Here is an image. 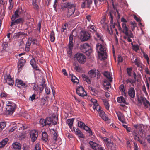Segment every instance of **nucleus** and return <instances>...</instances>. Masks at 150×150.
I'll use <instances>...</instances> for the list:
<instances>
[{
  "mask_svg": "<svg viewBox=\"0 0 150 150\" xmlns=\"http://www.w3.org/2000/svg\"><path fill=\"white\" fill-rule=\"evenodd\" d=\"M96 50L98 55L102 57V60H105L107 58L106 48L105 47L98 43L96 45Z\"/></svg>",
  "mask_w": 150,
  "mask_h": 150,
  "instance_id": "f257e3e1",
  "label": "nucleus"
},
{
  "mask_svg": "<svg viewBox=\"0 0 150 150\" xmlns=\"http://www.w3.org/2000/svg\"><path fill=\"white\" fill-rule=\"evenodd\" d=\"M16 105L15 103L11 101H7L6 107L7 112L8 114H12L15 111Z\"/></svg>",
  "mask_w": 150,
  "mask_h": 150,
  "instance_id": "f03ea898",
  "label": "nucleus"
},
{
  "mask_svg": "<svg viewBox=\"0 0 150 150\" xmlns=\"http://www.w3.org/2000/svg\"><path fill=\"white\" fill-rule=\"evenodd\" d=\"M75 59L78 61L79 63L83 64L86 61V56L83 54L78 53L74 56Z\"/></svg>",
  "mask_w": 150,
  "mask_h": 150,
  "instance_id": "7ed1b4c3",
  "label": "nucleus"
},
{
  "mask_svg": "<svg viewBox=\"0 0 150 150\" xmlns=\"http://www.w3.org/2000/svg\"><path fill=\"white\" fill-rule=\"evenodd\" d=\"M81 48L82 52L84 53H86L87 54L88 53V55L91 52L92 50H91V47L89 44L87 43H85L81 45Z\"/></svg>",
  "mask_w": 150,
  "mask_h": 150,
  "instance_id": "20e7f679",
  "label": "nucleus"
},
{
  "mask_svg": "<svg viewBox=\"0 0 150 150\" xmlns=\"http://www.w3.org/2000/svg\"><path fill=\"white\" fill-rule=\"evenodd\" d=\"M46 125H56L58 121V118L56 116L53 117V119L51 117H47L45 119Z\"/></svg>",
  "mask_w": 150,
  "mask_h": 150,
  "instance_id": "39448f33",
  "label": "nucleus"
},
{
  "mask_svg": "<svg viewBox=\"0 0 150 150\" xmlns=\"http://www.w3.org/2000/svg\"><path fill=\"white\" fill-rule=\"evenodd\" d=\"M4 77V80L3 81L4 83H7L10 86L13 85L14 83V81L9 74H5Z\"/></svg>",
  "mask_w": 150,
  "mask_h": 150,
  "instance_id": "423d86ee",
  "label": "nucleus"
},
{
  "mask_svg": "<svg viewBox=\"0 0 150 150\" xmlns=\"http://www.w3.org/2000/svg\"><path fill=\"white\" fill-rule=\"evenodd\" d=\"M115 13H113V12H110L108 14V16L109 17V18L110 20L111 30V31L112 33L113 32V30H112V28H115V26L116 25H117V24L116 23H113V14H114V15H115Z\"/></svg>",
  "mask_w": 150,
  "mask_h": 150,
  "instance_id": "0eeeda50",
  "label": "nucleus"
},
{
  "mask_svg": "<svg viewBox=\"0 0 150 150\" xmlns=\"http://www.w3.org/2000/svg\"><path fill=\"white\" fill-rule=\"evenodd\" d=\"M103 140L105 142L107 147L108 149H114L113 148V146L114 148H115L114 145H113L112 141L110 139L104 137L103 138Z\"/></svg>",
  "mask_w": 150,
  "mask_h": 150,
  "instance_id": "6e6552de",
  "label": "nucleus"
},
{
  "mask_svg": "<svg viewBox=\"0 0 150 150\" xmlns=\"http://www.w3.org/2000/svg\"><path fill=\"white\" fill-rule=\"evenodd\" d=\"M81 35L82 40L83 41H87L91 37L90 33L86 31H81Z\"/></svg>",
  "mask_w": 150,
  "mask_h": 150,
  "instance_id": "1a4fd4ad",
  "label": "nucleus"
},
{
  "mask_svg": "<svg viewBox=\"0 0 150 150\" xmlns=\"http://www.w3.org/2000/svg\"><path fill=\"white\" fill-rule=\"evenodd\" d=\"M102 108L100 106L99 107L96 109L99 112V115L103 119L105 120H107L108 119V117L105 115V113L104 111L101 110Z\"/></svg>",
  "mask_w": 150,
  "mask_h": 150,
  "instance_id": "9d476101",
  "label": "nucleus"
},
{
  "mask_svg": "<svg viewBox=\"0 0 150 150\" xmlns=\"http://www.w3.org/2000/svg\"><path fill=\"white\" fill-rule=\"evenodd\" d=\"M30 134L31 140L33 142H34L37 139L38 135V132L35 130L30 131Z\"/></svg>",
  "mask_w": 150,
  "mask_h": 150,
  "instance_id": "9b49d317",
  "label": "nucleus"
},
{
  "mask_svg": "<svg viewBox=\"0 0 150 150\" xmlns=\"http://www.w3.org/2000/svg\"><path fill=\"white\" fill-rule=\"evenodd\" d=\"M76 93L79 96L84 97L86 95V93L85 91L84 88L80 86L78 87L76 90Z\"/></svg>",
  "mask_w": 150,
  "mask_h": 150,
  "instance_id": "f8f14e48",
  "label": "nucleus"
},
{
  "mask_svg": "<svg viewBox=\"0 0 150 150\" xmlns=\"http://www.w3.org/2000/svg\"><path fill=\"white\" fill-rule=\"evenodd\" d=\"M15 85L18 87L22 88L26 87V85L22 80L16 79V80Z\"/></svg>",
  "mask_w": 150,
  "mask_h": 150,
  "instance_id": "ddd939ff",
  "label": "nucleus"
},
{
  "mask_svg": "<svg viewBox=\"0 0 150 150\" xmlns=\"http://www.w3.org/2000/svg\"><path fill=\"white\" fill-rule=\"evenodd\" d=\"M11 20V21L10 25L11 27L16 24H23L24 22V20L23 18H19L17 19H14V20Z\"/></svg>",
  "mask_w": 150,
  "mask_h": 150,
  "instance_id": "4468645a",
  "label": "nucleus"
},
{
  "mask_svg": "<svg viewBox=\"0 0 150 150\" xmlns=\"http://www.w3.org/2000/svg\"><path fill=\"white\" fill-rule=\"evenodd\" d=\"M25 60L23 58V57H21L19 60L18 64V72L20 71L22 69V67L25 64Z\"/></svg>",
  "mask_w": 150,
  "mask_h": 150,
  "instance_id": "2eb2a0df",
  "label": "nucleus"
},
{
  "mask_svg": "<svg viewBox=\"0 0 150 150\" xmlns=\"http://www.w3.org/2000/svg\"><path fill=\"white\" fill-rule=\"evenodd\" d=\"M22 11L21 8L17 9L15 11L14 14L12 16L11 20H14V19H16L19 17V15L21 14Z\"/></svg>",
  "mask_w": 150,
  "mask_h": 150,
  "instance_id": "dca6fc26",
  "label": "nucleus"
},
{
  "mask_svg": "<svg viewBox=\"0 0 150 150\" xmlns=\"http://www.w3.org/2000/svg\"><path fill=\"white\" fill-rule=\"evenodd\" d=\"M140 100L141 102L142 103L144 106L146 108H148L149 105V110H150V103L149 102L146 100V98L142 96H141L140 97Z\"/></svg>",
  "mask_w": 150,
  "mask_h": 150,
  "instance_id": "f3484780",
  "label": "nucleus"
},
{
  "mask_svg": "<svg viewBox=\"0 0 150 150\" xmlns=\"http://www.w3.org/2000/svg\"><path fill=\"white\" fill-rule=\"evenodd\" d=\"M122 32L125 35H128V34L130 33V30L129 31V28L127 26L125 23H123L122 24Z\"/></svg>",
  "mask_w": 150,
  "mask_h": 150,
  "instance_id": "a211bd4d",
  "label": "nucleus"
},
{
  "mask_svg": "<svg viewBox=\"0 0 150 150\" xmlns=\"http://www.w3.org/2000/svg\"><path fill=\"white\" fill-rule=\"evenodd\" d=\"M128 93L129 95L132 98H134L135 97V91L132 87H129L128 89Z\"/></svg>",
  "mask_w": 150,
  "mask_h": 150,
  "instance_id": "6ab92c4d",
  "label": "nucleus"
},
{
  "mask_svg": "<svg viewBox=\"0 0 150 150\" xmlns=\"http://www.w3.org/2000/svg\"><path fill=\"white\" fill-rule=\"evenodd\" d=\"M30 63L33 69L39 71L38 67L37 66L36 62L34 58H32L30 62Z\"/></svg>",
  "mask_w": 150,
  "mask_h": 150,
  "instance_id": "aec40b11",
  "label": "nucleus"
},
{
  "mask_svg": "<svg viewBox=\"0 0 150 150\" xmlns=\"http://www.w3.org/2000/svg\"><path fill=\"white\" fill-rule=\"evenodd\" d=\"M97 71H98L96 70V69L91 70L88 72V75L91 78L95 77L96 75H98V74H99Z\"/></svg>",
  "mask_w": 150,
  "mask_h": 150,
  "instance_id": "412c9836",
  "label": "nucleus"
},
{
  "mask_svg": "<svg viewBox=\"0 0 150 150\" xmlns=\"http://www.w3.org/2000/svg\"><path fill=\"white\" fill-rule=\"evenodd\" d=\"M75 11V8L73 6L69 9L68 12L67 13V17L69 18L72 15H74V13Z\"/></svg>",
  "mask_w": 150,
  "mask_h": 150,
  "instance_id": "4be33fe9",
  "label": "nucleus"
},
{
  "mask_svg": "<svg viewBox=\"0 0 150 150\" xmlns=\"http://www.w3.org/2000/svg\"><path fill=\"white\" fill-rule=\"evenodd\" d=\"M103 75L108 80H109L110 82L112 81V75L111 73L107 71H105L104 72Z\"/></svg>",
  "mask_w": 150,
  "mask_h": 150,
  "instance_id": "5701e85b",
  "label": "nucleus"
},
{
  "mask_svg": "<svg viewBox=\"0 0 150 150\" xmlns=\"http://www.w3.org/2000/svg\"><path fill=\"white\" fill-rule=\"evenodd\" d=\"M117 101L119 103H123L127 105L128 103L126 102L125 99L122 96L118 97L117 98Z\"/></svg>",
  "mask_w": 150,
  "mask_h": 150,
  "instance_id": "b1692460",
  "label": "nucleus"
},
{
  "mask_svg": "<svg viewBox=\"0 0 150 150\" xmlns=\"http://www.w3.org/2000/svg\"><path fill=\"white\" fill-rule=\"evenodd\" d=\"M32 5L33 8L36 11H38L39 10V7L38 5V2L37 0H32Z\"/></svg>",
  "mask_w": 150,
  "mask_h": 150,
  "instance_id": "393cba45",
  "label": "nucleus"
},
{
  "mask_svg": "<svg viewBox=\"0 0 150 150\" xmlns=\"http://www.w3.org/2000/svg\"><path fill=\"white\" fill-rule=\"evenodd\" d=\"M12 146L13 148L15 149L20 150L21 149L20 144L17 142L13 143Z\"/></svg>",
  "mask_w": 150,
  "mask_h": 150,
  "instance_id": "a878e982",
  "label": "nucleus"
},
{
  "mask_svg": "<svg viewBox=\"0 0 150 150\" xmlns=\"http://www.w3.org/2000/svg\"><path fill=\"white\" fill-rule=\"evenodd\" d=\"M91 101L93 103V108L94 110L97 109V108L100 106L97 103V101L96 99H92L91 100Z\"/></svg>",
  "mask_w": 150,
  "mask_h": 150,
  "instance_id": "bb28decb",
  "label": "nucleus"
},
{
  "mask_svg": "<svg viewBox=\"0 0 150 150\" xmlns=\"http://www.w3.org/2000/svg\"><path fill=\"white\" fill-rule=\"evenodd\" d=\"M89 144L91 147L94 150H97L98 144L92 141H90Z\"/></svg>",
  "mask_w": 150,
  "mask_h": 150,
  "instance_id": "cd10ccee",
  "label": "nucleus"
},
{
  "mask_svg": "<svg viewBox=\"0 0 150 150\" xmlns=\"http://www.w3.org/2000/svg\"><path fill=\"white\" fill-rule=\"evenodd\" d=\"M75 133L76 135L78 136L79 137L81 138H84V136L82 133L78 128L76 129Z\"/></svg>",
  "mask_w": 150,
  "mask_h": 150,
  "instance_id": "c85d7f7f",
  "label": "nucleus"
},
{
  "mask_svg": "<svg viewBox=\"0 0 150 150\" xmlns=\"http://www.w3.org/2000/svg\"><path fill=\"white\" fill-rule=\"evenodd\" d=\"M8 141L7 138H5L0 142V148L3 147L7 144Z\"/></svg>",
  "mask_w": 150,
  "mask_h": 150,
  "instance_id": "c756f323",
  "label": "nucleus"
},
{
  "mask_svg": "<svg viewBox=\"0 0 150 150\" xmlns=\"http://www.w3.org/2000/svg\"><path fill=\"white\" fill-rule=\"evenodd\" d=\"M116 113L119 120L122 122L123 123L124 121L123 120L124 118L123 115L120 112H117Z\"/></svg>",
  "mask_w": 150,
  "mask_h": 150,
  "instance_id": "7c9ffc66",
  "label": "nucleus"
},
{
  "mask_svg": "<svg viewBox=\"0 0 150 150\" xmlns=\"http://www.w3.org/2000/svg\"><path fill=\"white\" fill-rule=\"evenodd\" d=\"M74 120V119L73 118L68 119L67 120V123L70 129H71L73 125Z\"/></svg>",
  "mask_w": 150,
  "mask_h": 150,
  "instance_id": "2f4dec72",
  "label": "nucleus"
},
{
  "mask_svg": "<svg viewBox=\"0 0 150 150\" xmlns=\"http://www.w3.org/2000/svg\"><path fill=\"white\" fill-rule=\"evenodd\" d=\"M0 96L1 98L6 99L9 98L10 97L9 95L7 94L4 91L1 93Z\"/></svg>",
  "mask_w": 150,
  "mask_h": 150,
  "instance_id": "473e14b6",
  "label": "nucleus"
},
{
  "mask_svg": "<svg viewBox=\"0 0 150 150\" xmlns=\"http://www.w3.org/2000/svg\"><path fill=\"white\" fill-rule=\"evenodd\" d=\"M42 140L45 142H46L48 140V135L47 133L45 132H42Z\"/></svg>",
  "mask_w": 150,
  "mask_h": 150,
  "instance_id": "72a5a7b5",
  "label": "nucleus"
},
{
  "mask_svg": "<svg viewBox=\"0 0 150 150\" xmlns=\"http://www.w3.org/2000/svg\"><path fill=\"white\" fill-rule=\"evenodd\" d=\"M50 40L52 42H54L55 39V34L54 31L52 30L50 35Z\"/></svg>",
  "mask_w": 150,
  "mask_h": 150,
  "instance_id": "f704fd0d",
  "label": "nucleus"
},
{
  "mask_svg": "<svg viewBox=\"0 0 150 150\" xmlns=\"http://www.w3.org/2000/svg\"><path fill=\"white\" fill-rule=\"evenodd\" d=\"M68 46V49L67 50V54L68 56L71 57L72 55V50L73 46Z\"/></svg>",
  "mask_w": 150,
  "mask_h": 150,
  "instance_id": "c9c22d12",
  "label": "nucleus"
},
{
  "mask_svg": "<svg viewBox=\"0 0 150 150\" xmlns=\"http://www.w3.org/2000/svg\"><path fill=\"white\" fill-rule=\"evenodd\" d=\"M82 78L84 81H86L89 84H90L91 83L90 79L85 74H82Z\"/></svg>",
  "mask_w": 150,
  "mask_h": 150,
  "instance_id": "e433bc0d",
  "label": "nucleus"
},
{
  "mask_svg": "<svg viewBox=\"0 0 150 150\" xmlns=\"http://www.w3.org/2000/svg\"><path fill=\"white\" fill-rule=\"evenodd\" d=\"M103 102L106 109L109 110L110 105L108 101L106 99H103Z\"/></svg>",
  "mask_w": 150,
  "mask_h": 150,
  "instance_id": "4c0bfd02",
  "label": "nucleus"
},
{
  "mask_svg": "<svg viewBox=\"0 0 150 150\" xmlns=\"http://www.w3.org/2000/svg\"><path fill=\"white\" fill-rule=\"evenodd\" d=\"M119 88L120 91L122 93V94L125 96H126V93L125 90L124 88V85L123 84H121L120 85Z\"/></svg>",
  "mask_w": 150,
  "mask_h": 150,
  "instance_id": "58836bf2",
  "label": "nucleus"
},
{
  "mask_svg": "<svg viewBox=\"0 0 150 150\" xmlns=\"http://www.w3.org/2000/svg\"><path fill=\"white\" fill-rule=\"evenodd\" d=\"M17 127L19 128V130H20L25 129L27 128L25 124H18Z\"/></svg>",
  "mask_w": 150,
  "mask_h": 150,
  "instance_id": "ea45409f",
  "label": "nucleus"
},
{
  "mask_svg": "<svg viewBox=\"0 0 150 150\" xmlns=\"http://www.w3.org/2000/svg\"><path fill=\"white\" fill-rule=\"evenodd\" d=\"M63 6L64 8H69L73 6V5L69 2L65 3L63 4Z\"/></svg>",
  "mask_w": 150,
  "mask_h": 150,
  "instance_id": "a19ab883",
  "label": "nucleus"
},
{
  "mask_svg": "<svg viewBox=\"0 0 150 150\" xmlns=\"http://www.w3.org/2000/svg\"><path fill=\"white\" fill-rule=\"evenodd\" d=\"M129 33L128 34V35H127L128 37L127 40L128 42H132V40L130 39V38H133L134 37L131 31H130Z\"/></svg>",
  "mask_w": 150,
  "mask_h": 150,
  "instance_id": "79ce46f5",
  "label": "nucleus"
},
{
  "mask_svg": "<svg viewBox=\"0 0 150 150\" xmlns=\"http://www.w3.org/2000/svg\"><path fill=\"white\" fill-rule=\"evenodd\" d=\"M6 124L5 122H0V132H1L3 129L6 127Z\"/></svg>",
  "mask_w": 150,
  "mask_h": 150,
  "instance_id": "37998d69",
  "label": "nucleus"
},
{
  "mask_svg": "<svg viewBox=\"0 0 150 150\" xmlns=\"http://www.w3.org/2000/svg\"><path fill=\"white\" fill-rule=\"evenodd\" d=\"M83 129L85 130L86 131H87L90 134V135H92V131L91 129L88 126H86V125H85V126L83 128Z\"/></svg>",
  "mask_w": 150,
  "mask_h": 150,
  "instance_id": "c03bdc74",
  "label": "nucleus"
},
{
  "mask_svg": "<svg viewBox=\"0 0 150 150\" xmlns=\"http://www.w3.org/2000/svg\"><path fill=\"white\" fill-rule=\"evenodd\" d=\"M132 134L135 140H137L139 138L138 134L137 133L136 130H134L133 131Z\"/></svg>",
  "mask_w": 150,
  "mask_h": 150,
  "instance_id": "a18cd8bd",
  "label": "nucleus"
},
{
  "mask_svg": "<svg viewBox=\"0 0 150 150\" xmlns=\"http://www.w3.org/2000/svg\"><path fill=\"white\" fill-rule=\"evenodd\" d=\"M88 28L91 29L92 30H90V31L92 32H96V28L95 26L92 25H90L88 27Z\"/></svg>",
  "mask_w": 150,
  "mask_h": 150,
  "instance_id": "49530a36",
  "label": "nucleus"
},
{
  "mask_svg": "<svg viewBox=\"0 0 150 150\" xmlns=\"http://www.w3.org/2000/svg\"><path fill=\"white\" fill-rule=\"evenodd\" d=\"M78 126L81 128L83 129L84 127L85 126V124L83 122L81 121H79L78 122Z\"/></svg>",
  "mask_w": 150,
  "mask_h": 150,
  "instance_id": "de8ad7c7",
  "label": "nucleus"
},
{
  "mask_svg": "<svg viewBox=\"0 0 150 150\" xmlns=\"http://www.w3.org/2000/svg\"><path fill=\"white\" fill-rule=\"evenodd\" d=\"M21 35H25V33L23 32H18V33H16L15 34L14 36L16 38H18Z\"/></svg>",
  "mask_w": 150,
  "mask_h": 150,
  "instance_id": "09e8293b",
  "label": "nucleus"
},
{
  "mask_svg": "<svg viewBox=\"0 0 150 150\" xmlns=\"http://www.w3.org/2000/svg\"><path fill=\"white\" fill-rule=\"evenodd\" d=\"M73 36L72 35H70L69 37V42L68 45L73 46Z\"/></svg>",
  "mask_w": 150,
  "mask_h": 150,
  "instance_id": "8fccbe9b",
  "label": "nucleus"
},
{
  "mask_svg": "<svg viewBox=\"0 0 150 150\" xmlns=\"http://www.w3.org/2000/svg\"><path fill=\"white\" fill-rule=\"evenodd\" d=\"M39 122L40 125L42 127L46 125L45 119H40Z\"/></svg>",
  "mask_w": 150,
  "mask_h": 150,
  "instance_id": "3c124183",
  "label": "nucleus"
},
{
  "mask_svg": "<svg viewBox=\"0 0 150 150\" xmlns=\"http://www.w3.org/2000/svg\"><path fill=\"white\" fill-rule=\"evenodd\" d=\"M74 66L77 71H79L80 70V68L78 64L76 63H74Z\"/></svg>",
  "mask_w": 150,
  "mask_h": 150,
  "instance_id": "603ef678",
  "label": "nucleus"
},
{
  "mask_svg": "<svg viewBox=\"0 0 150 150\" xmlns=\"http://www.w3.org/2000/svg\"><path fill=\"white\" fill-rule=\"evenodd\" d=\"M85 1L87 7L89 8L90 7V5L92 4V1L91 0H86Z\"/></svg>",
  "mask_w": 150,
  "mask_h": 150,
  "instance_id": "864d4df0",
  "label": "nucleus"
},
{
  "mask_svg": "<svg viewBox=\"0 0 150 150\" xmlns=\"http://www.w3.org/2000/svg\"><path fill=\"white\" fill-rule=\"evenodd\" d=\"M131 24L133 25V27L132 28V30L133 31L135 29V28L136 27V23L135 21H132L131 22Z\"/></svg>",
  "mask_w": 150,
  "mask_h": 150,
  "instance_id": "5fc2aeb1",
  "label": "nucleus"
},
{
  "mask_svg": "<svg viewBox=\"0 0 150 150\" xmlns=\"http://www.w3.org/2000/svg\"><path fill=\"white\" fill-rule=\"evenodd\" d=\"M34 150H42L40 144L37 143L36 144L34 148Z\"/></svg>",
  "mask_w": 150,
  "mask_h": 150,
  "instance_id": "6e6d98bb",
  "label": "nucleus"
},
{
  "mask_svg": "<svg viewBox=\"0 0 150 150\" xmlns=\"http://www.w3.org/2000/svg\"><path fill=\"white\" fill-rule=\"evenodd\" d=\"M143 56L145 59L146 60L147 63L149 64V59L148 55L146 54L144 52H143Z\"/></svg>",
  "mask_w": 150,
  "mask_h": 150,
  "instance_id": "4d7b16f0",
  "label": "nucleus"
},
{
  "mask_svg": "<svg viewBox=\"0 0 150 150\" xmlns=\"http://www.w3.org/2000/svg\"><path fill=\"white\" fill-rule=\"evenodd\" d=\"M132 70V69L131 68H127V73L129 76H131V71Z\"/></svg>",
  "mask_w": 150,
  "mask_h": 150,
  "instance_id": "13d9d810",
  "label": "nucleus"
},
{
  "mask_svg": "<svg viewBox=\"0 0 150 150\" xmlns=\"http://www.w3.org/2000/svg\"><path fill=\"white\" fill-rule=\"evenodd\" d=\"M123 127L125 128L126 130L129 132H131V128L130 127H129L127 126L126 125H123Z\"/></svg>",
  "mask_w": 150,
  "mask_h": 150,
  "instance_id": "bf43d9fd",
  "label": "nucleus"
},
{
  "mask_svg": "<svg viewBox=\"0 0 150 150\" xmlns=\"http://www.w3.org/2000/svg\"><path fill=\"white\" fill-rule=\"evenodd\" d=\"M68 24L65 23L64 25H63L62 27V32H64L65 30L66 29L67 27Z\"/></svg>",
  "mask_w": 150,
  "mask_h": 150,
  "instance_id": "052dcab7",
  "label": "nucleus"
},
{
  "mask_svg": "<svg viewBox=\"0 0 150 150\" xmlns=\"http://www.w3.org/2000/svg\"><path fill=\"white\" fill-rule=\"evenodd\" d=\"M96 35L97 37V38H98V39L99 40H100L101 41H102V40L101 39V37L100 34L99 33L96 32Z\"/></svg>",
  "mask_w": 150,
  "mask_h": 150,
  "instance_id": "680f3d73",
  "label": "nucleus"
},
{
  "mask_svg": "<svg viewBox=\"0 0 150 150\" xmlns=\"http://www.w3.org/2000/svg\"><path fill=\"white\" fill-rule=\"evenodd\" d=\"M2 48L4 50H5L6 47H8V45L6 42H4L2 44Z\"/></svg>",
  "mask_w": 150,
  "mask_h": 150,
  "instance_id": "e2e57ef3",
  "label": "nucleus"
},
{
  "mask_svg": "<svg viewBox=\"0 0 150 150\" xmlns=\"http://www.w3.org/2000/svg\"><path fill=\"white\" fill-rule=\"evenodd\" d=\"M45 89V93L47 94H49L50 93V89L49 88L47 87L46 86Z\"/></svg>",
  "mask_w": 150,
  "mask_h": 150,
  "instance_id": "0e129e2a",
  "label": "nucleus"
},
{
  "mask_svg": "<svg viewBox=\"0 0 150 150\" xmlns=\"http://www.w3.org/2000/svg\"><path fill=\"white\" fill-rule=\"evenodd\" d=\"M41 21H40L38 23V26L37 28V30L40 32V29L41 28Z\"/></svg>",
  "mask_w": 150,
  "mask_h": 150,
  "instance_id": "69168bd1",
  "label": "nucleus"
},
{
  "mask_svg": "<svg viewBox=\"0 0 150 150\" xmlns=\"http://www.w3.org/2000/svg\"><path fill=\"white\" fill-rule=\"evenodd\" d=\"M133 47L134 50L135 51H137L139 50V46L138 45H133Z\"/></svg>",
  "mask_w": 150,
  "mask_h": 150,
  "instance_id": "338daca9",
  "label": "nucleus"
},
{
  "mask_svg": "<svg viewBox=\"0 0 150 150\" xmlns=\"http://www.w3.org/2000/svg\"><path fill=\"white\" fill-rule=\"evenodd\" d=\"M133 143L134 146V150H138L139 148L137 143L135 142H134Z\"/></svg>",
  "mask_w": 150,
  "mask_h": 150,
  "instance_id": "774afa93",
  "label": "nucleus"
}]
</instances>
